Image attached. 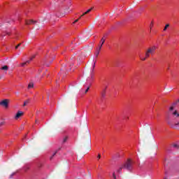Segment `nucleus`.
I'll return each mask as SVG.
<instances>
[{
	"instance_id": "obj_15",
	"label": "nucleus",
	"mask_w": 179,
	"mask_h": 179,
	"mask_svg": "<svg viewBox=\"0 0 179 179\" xmlns=\"http://www.w3.org/2000/svg\"><path fill=\"white\" fill-rule=\"evenodd\" d=\"M66 71V66L64 65L62 69H61V72L64 73V72Z\"/></svg>"
},
{
	"instance_id": "obj_30",
	"label": "nucleus",
	"mask_w": 179,
	"mask_h": 179,
	"mask_svg": "<svg viewBox=\"0 0 179 179\" xmlns=\"http://www.w3.org/2000/svg\"><path fill=\"white\" fill-rule=\"evenodd\" d=\"M150 27H153V23L152 22L151 24H150Z\"/></svg>"
},
{
	"instance_id": "obj_22",
	"label": "nucleus",
	"mask_w": 179,
	"mask_h": 179,
	"mask_svg": "<svg viewBox=\"0 0 179 179\" xmlns=\"http://www.w3.org/2000/svg\"><path fill=\"white\" fill-rule=\"evenodd\" d=\"M22 45V43H19L18 45H17L15 46V50H17V48H19V47H20Z\"/></svg>"
},
{
	"instance_id": "obj_18",
	"label": "nucleus",
	"mask_w": 179,
	"mask_h": 179,
	"mask_svg": "<svg viewBox=\"0 0 179 179\" xmlns=\"http://www.w3.org/2000/svg\"><path fill=\"white\" fill-rule=\"evenodd\" d=\"M57 153H58V150H56V151L55 152V153L52 155V156L50 157V160H52V157H54L55 155L56 154H57Z\"/></svg>"
},
{
	"instance_id": "obj_19",
	"label": "nucleus",
	"mask_w": 179,
	"mask_h": 179,
	"mask_svg": "<svg viewBox=\"0 0 179 179\" xmlns=\"http://www.w3.org/2000/svg\"><path fill=\"white\" fill-rule=\"evenodd\" d=\"M34 58H36V55H32L31 57H30V59H29V61L31 62V61H33V59H34Z\"/></svg>"
},
{
	"instance_id": "obj_33",
	"label": "nucleus",
	"mask_w": 179,
	"mask_h": 179,
	"mask_svg": "<svg viewBox=\"0 0 179 179\" xmlns=\"http://www.w3.org/2000/svg\"><path fill=\"white\" fill-rule=\"evenodd\" d=\"M83 16H80V17H79V18H78V20H79V19H82V17H83Z\"/></svg>"
},
{
	"instance_id": "obj_31",
	"label": "nucleus",
	"mask_w": 179,
	"mask_h": 179,
	"mask_svg": "<svg viewBox=\"0 0 179 179\" xmlns=\"http://www.w3.org/2000/svg\"><path fill=\"white\" fill-rule=\"evenodd\" d=\"M3 125V122L0 123V127H2Z\"/></svg>"
},
{
	"instance_id": "obj_16",
	"label": "nucleus",
	"mask_w": 179,
	"mask_h": 179,
	"mask_svg": "<svg viewBox=\"0 0 179 179\" xmlns=\"http://www.w3.org/2000/svg\"><path fill=\"white\" fill-rule=\"evenodd\" d=\"M1 69L3 71H8V69H9V68L8 67V66H4L1 68Z\"/></svg>"
},
{
	"instance_id": "obj_39",
	"label": "nucleus",
	"mask_w": 179,
	"mask_h": 179,
	"mask_svg": "<svg viewBox=\"0 0 179 179\" xmlns=\"http://www.w3.org/2000/svg\"><path fill=\"white\" fill-rule=\"evenodd\" d=\"M58 150H61V148H59L58 149Z\"/></svg>"
},
{
	"instance_id": "obj_5",
	"label": "nucleus",
	"mask_w": 179,
	"mask_h": 179,
	"mask_svg": "<svg viewBox=\"0 0 179 179\" xmlns=\"http://www.w3.org/2000/svg\"><path fill=\"white\" fill-rule=\"evenodd\" d=\"M9 104V99H3L0 102V106H3V107H6V108H8Z\"/></svg>"
},
{
	"instance_id": "obj_43",
	"label": "nucleus",
	"mask_w": 179,
	"mask_h": 179,
	"mask_svg": "<svg viewBox=\"0 0 179 179\" xmlns=\"http://www.w3.org/2000/svg\"><path fill=\"white\" fill-rule=\"evenodd\" d=\"M178 102L179 103V100L178 101Z\"/></svg>"
},
{
	"instance_id": "obj_24",
	"label": "nucleus",
	"mask_w": 179,
	"mask_h": 179,
	"mask_svg": "<svg viewBox=\"0 0 179 179\" xmlns=\"http://www.w3.org/2000/svg\"><path fill=\"white\" fill-rule=\"evenodd\" d=\"M94 68H96V62H94L92 66V72H93V71H94Z\"/></svg>"
},
{
	"instance_id": "obj_25",
	"label": "nucleus",
	"mask_w": 179,
	"mask_h": 179,
	"mask_svg": "<svg viewBox=\"0 0 179 179\" xmlns=\"http://www.w3.org/2000/svg\"><path fill=\"white\" fill-rule=\"evenodd\" d=\"M79 22V19L76 20L73 22V24H75V23H78Z\"/></svg>"
},
{
	"instance_id": "obj_7",
	"label": "nucleus",
	"mask_w": 179,
	"mask_h": 179,
	"mask_svg": "<svg viewBox=\"0 0 179 179\" xmlns=\"http://www.w3.org/2000/svg\"><path fill=\"white\" fill-rule=\"evenodd\" d=\"M23 114L24 113H23L22 111H18L17 113V114L15 115V120H17V119L20 118V117H22V115H23Z\"/></svg>"
},
{
	"instance_id": "obj_13",
	"label": "nucleus",
	"mask_w": 179,
	"mask_h": 179,
	"mask_svg": "<svg viewBox=\"0 0 179 179\" xmlns=\"http://www.w3.org/2000/svg\"><path fill=\"white\" fill-rule=\"evenodd\" d=\"M90 12H92V8L88 9L85 13H84L81 16H85V15H87V13H90Z\"/></svg>"
},
{
	"instance_id": "obj_10",
	"label": "nucleus",
	"mask_w": 179,
	"mask_h": 179,
	"mask_svg": "<svg viewBox=\"0 0 179 179\" xmlns=\"http://www.w3.org/2000/svg\"><path fill=\"white\" fill-rule=\"evenodd\" d=\"M101 96L102 99H104V97H106V90H103L101 92Z\"/></svg>"
},
{
	"instance_id": "obj_32",
	"label": "nucleus",
	"mask_w": 179,
	"mask_h": 179,
	"mask_svg": "<svg viewBox=\"0 0 179 179\" xmlns=\"http://www.w3.org/2000/svg\"><path fill=\"white\" fill-rule=\"evenodd\" d=\"M116 157H120V155H119V154H117V155H116Z\"/></svg>"
},
{
	"instance_id": "obj_29",
	"label": "nucleus",
	"mask_w": 179,
	"mask_h": 179,
	"mask_svg": "<svg viewBox=\"0 0 179 179\" xmlns=\"http://www.w3.org/2000/svg\"><path fill=\"white\" fill-rule=\"evenodd\" d=\"M173 148H178V145H177V144H173Z\"/></svg>"
},
{
	"instance_id": "obj_36",
	"label": "nucleus",
	"mask_w": 179,
	"mask_h": 179,
	"mask_svg": "<svg viewBox=\"0 0 179 179\" xmlns=\"http://www.w3.org/2000/svg\"><path fill=\"white\" fill-rule=\"evenodd\" d=\"M101 44H103V41H101Z\"/></svg>"
},
{
	"instance_id": "obj_9",
	"label": "nucleus",
	"mask_w": 179,
	"mask_h": 179,
	"mask_svg": "<svg viewBox=\"0 0 179 179\" xmlns=\"http://www.w3.org/2000/svg\"><path fill=\"white\" fill-rule=\"evenodd\" d=\"M122 169H125L124 165H122L117 170V173H118V174H121L122 171Z\"/></svg>"
},
{
	"instance_id": "obj_1",
	"label": "nucleus",
	"mask_w": 179,
	"mask_h": 179,
	"mask_svg": "<svg viewBox=\"0 0 179 179\" xmlns=\"http://www.w3.org/2000/svg\"><path fill=\"white\" fill-rule=\"evenodd\" d=\"M177 103H178V101L172 103L168 111V114L169 115H171L175 119L179 117L178 110H174V108L176 107V106H177Z\"/></svg>"
},
{
	"instance_id": "obj_2",
	"label": "nucleus",
	"mask_w": 179,
	"mask_h": 179,
	"mask_svg": "<svg viewBox=\"0 0 179 179\" xmlns=\"http://www.w3.org/2000/svg\"><path fill=\"white\" fill-rule=\"evenodd\" d=\"M157 47L156 45H152L149 47L145 52V57L146 58H149V57H150V55H155V53L156 52V50H157Z\"/></svg>"
},
{
	"instance_id": "obj_40",
	"label": "nucleus",
	"mask_w": 179,
	"mask_h": 179,
	"mask_svg": "<svg viewBox=\"0 0 179 179\" xmlns=\"http://www.w3.org/2000/svg\"><path fill=\"white\" fill-rule=\"evenodd\" d=\"M164 179H168L167 178H164Z\"/></svg>"
},
{
	"instance_id": "obj_8",
	"label": "nucleus",
	"mask_w": 179,
	"mask_h": 179,
	"mask_svg": "<svg viewBox=\"0 0 179 179\" xmlns=\"http://www.w3.org/2000/svg\"><path fill=\"white\" fill-rule=\"evenodd\" d=\"M69 138V137H68V136H65L63 137V139H62V145H64V143H66V142H68Z\"/></svg>"
},
{
	"instance_id": "obj_12",
	"label": "nucleus",
	"mask_w": 179,
	"mask_h": 179,
	"mask_svg": "<svg viewBox=\"0 0 179 179\" xmlns=\"http://www.w3.org/2000/svg\"><path fill=\"white\" fill-rule=\"evenodd\" d=\"M27 64H30V60H28L25 62L22 63L21 66H24L25 65H27Z\"/></svg>"
},
{
	"instance_id": "obj_6",
	"label": "nucleus",
	"mask_w": 179,
	"mask_h": 179,
	"mask_svg": "<svg viewBox=\"0 0 179 179\" xmlns=\"http://www.w3.org/2000/svg\"><path fill=\"white\" fill-rule=\"evenodd\" d=\"M37 23V21L33 20H25V24L29 26L30 24H36Z\"/></svg>"
},
{
	"instance_id": "obj_21",
	"label": "nucleus",
	"mask_w": 179,
	"mask_h": 179,
	"mask_svg": "<svg viewBox=\"0 0 179 179\" xmlns=\"http://www.w3.org/2000/svg\"><path fill=\"white\" fill-rule=\"evenodd\" d=\"M113 179H117V176H115V172L113 173Z\"/></svg>"
},
{
	"instance_id": "obj_38",
	"label": "nucleus",
	"mask_w": 179,
	"mask_h": 179,
	"mask_svg": "<svg viewBox=\"0 0 179 179\" xmlns=\"http://www.w3.org/2000/svg\"><path fill=\"white\" fill-rule=\"evenodd\" d=\"M24 48H20V50H23Z\"/></svg>"
},
{
	"instance_id": "obj_23",
	"label": "nucleus",
	"mask_w": 179,
	"mask_h": 179,
	"mask_svg": "<svg viewBox=\"0 0 179 179\" xmlns=\"http://www.w3.org/2000/svg\"><path fill=\"white\" fill-rule=\"evenodd\" d=\"M94 77V74L93 73V71H92V73L90 74V78H91V79H93Z\"/></svg>"
},
{
	"instance_id": "obj_17",
	"label": "nucleus",
	"mask_w": 179,
	"mask_h": 179,
	"mask_svg": "<svg viewBox=\"0 0 179 179\" xmlns=\"http://www.w3.org/2000/svg\"><path fill=\"white\" fill-rule=\"evenodd\" d=\"M168 27H170V24H167L165 25V27L164 28V31H166V30H167Z\"/></svg>"
},
{
	"instance_id": "obj_26",
	"label": "nucleus",
	"mask_w": 179,
	"mask_h": 179,
	"mask_svg": "<svg viewBox=\"0 0 179 179\" xmlns=\"http://www.w3.org/2000/svg\"><path fill=\"white\" fill-rule=\"evenodd\" d=\"M90 89V87H88L87 88V90H85V93H87V92H89Z\"/></svg>"
},
{
	"instance_id": "obj_14",
	"label": "nucleus",
	"mask_w": 179,
	"mask_h": 179,
	"mask_svg": "<svg viewBox=\"0 0 179 179\" xmlns=\"http://www.w3.org/2000/svg\"><path fill=\"white\" fill-rule=\"evenodd\" d=\"M30 103V101L28 99L24 102L23 107H25V106H27Z\"/></svg>"
},
{
	"instance_id": "obj_11",
	"label": "nucleus",
	"mask_w": 179,
	"mask_h": 179,
	"mask_svg": "<svg viewBox=\"0 0 179 179\" xmlns=\"http://www.w3.org/2000/svg\"><path fill=\"white\" fill-rule=\"evenodd\" d=\"M34 87V84L33 83H29L28 85V89H33Z\"/></svg>"
},
{
	"instance_id": "obj_3",
	"label": "nucleus",
	"mask_w": 179,
	"mask_h": 179,
	"mask_svg": "<svg viewBox=\"0 0 179 179\" xmlns=\"http://www.w3.org/2000/svg\"><path fill=\"white\" fill-rule=\"evenodd\" d=\"M102 44L99 45V48H96V52H95V57L97 58L99 57V54H100V51L101 50V47H103V45L104 43H106V39L104 38H101Z\"/></svg>"
},
{
	"instance_id": "obj_35",
	"label": "nucleus",
	"mask_w": 179,
	"mask_h": 179,
	"mask_svg": "<svg viewBox=\"0 0 179 179\" xmlns=\"http://www.w3.org/2000/svg\"><path fill=\"white\" fill-rule=\"evenodd\" d=\"M50 100V96H48V101Z\"/></svg>"
},
{
	"instance_id": "obj_34",
	"label": "nucleus",
	"mask_w": 179,
	"mask_h": 179,
	"mask_svg": "<svg viewBox=\"0 0 179 179\" xmlns=\"http://www.w3.org/2000/svg\"><path fill=\"white\" fill-rule=\"evenodd\" d=\"M106 89H107V87H105V88L103 89V90H106Z\"/></svg>"
},
{
	"instance_id": "obj_41",
	"label": "nucleus",
	"mask_w": 179,
	"mask_h": 179,
	"mask_svg": "<svg viewBox=\"0 0 179 179\" xmlns=\"http://www.w3.org/2000/svg\"><path fill=\"white\" fill-rule=\"evenodd\" d=\"M7 34H9V32H7Z\"/></svg>"
},
{
	"instance_id": "obj_27",
	"label": "nucleus",
	"mask_w": 179,
	"mask_h": 179,
	"mask_svg": "<svg viewBox=\"0 0 179 179\" xmlns=\"http://www.w3.org/2000/svg\"><path fill=\"white\" fill-rule=\"evenodd\" d=\"M15 174V173H13L10 176V178H12Z\"/></svg>"
},
{
	"instance_id": "obj_4",
	"label": "nucleus",
	"mask_w": 179,
	"mask_h": 179,
	"mask_svg": "<svg viewBox=\"0 0 179 179\" xmlns=\"http://www.w3.org/2000/svg\"><path fill=\"white\" fill-rule=\"evenodd\" d=\"M123 166L127 170H131V169H132V161H131V159H128L127 162L124 164H123Z\"/></svg>"
},
{
	"instance_id": "obj_28",
	"label": "nucleus",
	"mask_w": 179,
	"mask_h": 179,
	"mask_svg": "<svg viewBox=\"0 0 179 179\" xmlns=\"http://www.w3.org/2000/svg\"><path fill=\"white\" fill-rule=\"evenodd\" d=\"M101 155L100 154H99L97 156V159H101Z\"/></svg>"
},
{
	"instance_id": "obj_37",
	"label": "nucleus",
	"mask_w": 179,
	"mask_h": 179,
	"mask_svg": "<svg viewBox=\"0 0 179 179\" xmlns=\"http://www.w3.org/2000/svg\"><path fill=\"white\" fill-rule=\"evenodd\" d=\"M46 65H47V66H49V65H50V64H46Z\"/></svg>"
},
{
	"instance_id": "obj_20",
	"label": "nucleus",
	"mask_w": 179,
	"mask_h": 179,
	"mask_svg": "<svg viewBox=\"0 0 179 179\" xmlns=\"http://www.w3.org/2000/svg\"><path fill=\"white\" fill-rule=\"evenodd\" d=\"M141 61H146V58H149V57H146V56L145 57H140Z\"/></svg>"
},
{
	"instance_id": "obj_42",
	"label": "nucleus",
	"mask_w": 179,
	"mask_h": 179,
	"mask_svg": "<svg viewBox=\"0 0 179 179\" xmlns=\"http://www.w3.org/2000/svg\"><path fill=\"white\" fill-rule=\"evenodd\" d=\"M36 123H37V120H36Z\"/></svg>"
}]
</instances>
